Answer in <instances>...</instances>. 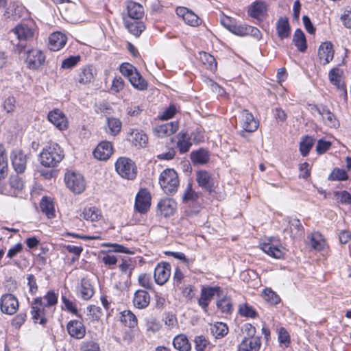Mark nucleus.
<instances>
[{"label":"nucleus","mask_w":351,"mask_h":351,"mask_svg":"<svg viewBox=\"0 0 351 351\" xmlns=\"http://www.w3.org/2000/svg\"><path fill=\"white\" fill-rule=\"evenodd\" d=\"M293 42L300 51L304 52L306 51L307 48L306 40L304 34L300 29L295 30Z\"/></svg>","instance_id":"nucleus-40"},{"label":"nucleus","mask_w":351,"mask_h":351,"mask_svg":"<svg viewBox=\"0 0 351 351\" xmlns=\"http://www.w3.org/2000/svg\"><path fill=\"white\" fill-rule=\"evenodd\" d=\"M21 9L20 7H16L14 4L10 5L7 8L4 15L7 18H12L13 20H16L21 16L19 12Z\"/></svg>","instance_id":"nucleus-59"},{"label":"nucleus","mask_w":351,"mask_h":351,"mask_svg":"<svg viewBox=\"0 0 351 351\" xmlns=\"http://www.w3.org/2000/svg\"><path fill=\"white\" fill-rule=\"evenodd\" d=\"M80 56H71L62 62L61 67L64 69H71L75 66L80 61Z\"/></svg>","instance_id":"nucleus-56"},{"label":"nucleus","mask_w":351,"mask_h":351,"mask_svg":"<svg viewBox=\"0 0 351 351\" xmlns=\"http://www.w3.org/2000/svg\"><path fill=\"white\" fill-rule=\"evenodd\" d=\"M82 216L87 221H96L100 219L101 213L95 207H88L84 209Z\"/></svg>","instance_id":"nucleus-47"},{"label":"nucleus","mask_w":351,"mask_h":351,"mask_svg":"<svg viewBox=\"0 0 351 351\" xmlns=\"http://www.w3.org/2000/svg\"><path fill=\"white\" fill-rule=\"evenodd\" d=\"M119 70L121 73L127 77L128 80L132 77L134 73L137 71V69L130 63H123L120 66Z\"/></svg>","instance_id":"nucleus-63"},{"label":"nucleus","mask_w":351,"mask_h":351,"mask_svg":"<svg viewBox=\"0 0 351 351\" xmlns=\"http://www.w3.org/2000/svg\"><path fill=\"white\" fill-rule=\"evenodd\" d=\"M178 128L179 123L175 121L156 126L154 132L158 137L163 138L174 134Z\"/></svg>","instance_id":"nucleus-26"},{"label":"nucleus","mask_w":351,"mask_h":351,"mask_svg":"<svg viewBox=\"0 0 351 351\" xmlns=\"http://www.w3.org/2000/svg\"><path fill=\"white\" fill-rule=\"evenodd\" d=\"M138 282L140 286L147 289H152L154 284L152 282V276L148 274H141L138 276Z\"/></svg>","instance_id":"nucleus-54"},{"label":"nucleus","mask_w":351,"mask_h":351,"mask_svg":"<svg viewBox=\"0 0 351 351\" xmlns=\"http://www.w3.org/2000/svg\"><path fill=\"white\" fill-rule=\"evenodd\" d=\"M315 143V139L309 136H303L300 143V152L302 156H306Z\"/></svg>","instance_id":"nucleus-43"},{"label":"nucleus","mask_w":351,"mask_h":351,"mask_svg":"<svg viewBox=\"0 0 351 351\" xmlns=\"http://www.w3.org/2000/svg\"><path fill=\"white\" fill-rule=\"evenodd\" d=\"M42 299L45 305L48 308L53 306L58 302V294L54 291H49Z\"/></svg>","instance_id":"nucleus-55"},{"label":"nucleus","mask_w":351,"mask_h":351,"mask_svg":"<svg viewBox=\"0 0 351 351\" xmlns=\"http://www.w3.org/2000/svg\"><path fill=\"white\" fill-rule=\"evenodd\" d=\"M66 41L67 37L64 34L60 32H53L49 37V48L51 51H59L66 45Z\"/></svg>","instance_id":"nucleus-22"},{"label":"nucleus","mask_w":351,"mask_h":351,"mask_svg":"<svg viewBox=\"0 0 351 351\" xmlns=\"http://www.w3.org/2000/svg\"><path fill=\"white\" fill-rule=\"evenodd\" d=\"M176 14L189 25L197 27L202 23V20L197 14L185 7L177 8Z\"/></svg>","instance_id":"nucleus-16"},{"label":"nucleus","mask_w":351,"mask_h":351,"mask_svg":"<svg viewBox=\"0 0 351 351\" xmlns=\"http://www.w3.org/2000/svg\"><path fill=\"white\" fill-rule=\"evenodd\" d=\"M217 306L221 312L230 313L232 311V303L226 296L222 293V296L217 298Z\"/></svg>","instance_id":"nucleus-50"},{"label":"nucleus","mask_w":351,"mask_h":351,"mask_svg":"<svg viewBox=\"0 0 351 351\" xmlns=\"http://www.w3.org/2000/svg\"><path fill=\"white\" fill-rule=\"evenodd\" d=\"M66 186L75 193H81L85 189V182L82 174L67 172L64 176Z\"/></svg>","instance_id":"nucleus-5"},{"label":"nucleus","mask_w":351,"mask_h":351,"mask_svg":"<svg viewBox=\"0 0 351 351\" xmlns=\"http://www.w3.org/2000/svg\"><path fill=\"white\" fill-rule=\"evenodd\" d=\"M260 248L267 255L274 258H281L283 257V252L280 247L275 245L270 241L260 243Z\"/></svg>","instance_id":"nucleus-32"},{"label":"nucleus","mask_w":351,"mask_h":351,"mask_svg":"<svg viewBox=\"0 0 351 351\" xmlns=\"http://www.w3.org/2000/svg\"><path fill=\"white\" fill-rule=\"evenodd\" d=\"M106 124L108 129L107 132L112 136L117 135L121 130L122 123L118 118L113 117H107Z\"/></svg>","instance_id":"nucleus-38"},{"label":"nucleus","mask_w":351,"mask_h":351,"mask_svg":"<svg viewBox=\"0 0 351 351\" xmlns=\"http://www.w3.org/2000/svg\"><path fill=\"white\" fill-rule=\"evenodd\" d=\"M217 298L222 296V289L218 286L215 287H203L201 290V296L198 300L199 305L204 310L207 308L210 301L213 296Z\"/></svg>","instance_id":"nucleus-9"},{"label":"nucleus","mask_w":351,"mask_h":351,"mask_svg":"<svg viewBox=\"0 0 351 351\" xmlns=\"http://www.w3.org/2000/svg\"><path fill=\"white\" fill-rule=\"evenodd\" d=\"M276 32L280 40L287 38L291 35V27L287 17H280L276 23Z\"/></svg>","instance_id":"nucleus-30"},{"label":"nucleus","mask_w":351,"mask_h":351,"mask_svg":"<svg viewBox=\"0 0 351 351\" xmlns=\"http://www.w3.org/2000/svg\"><path fill=\"white\" fill-rule=\"evenodd\" d=\"M268 5L262 1H256L251 3L247 10V13L251 18L258 21H263L267 16Z\"/></svg>","instance_id":"nucleus-8"},{"label":"nucleus","mask_w":351,"mask_h":351,"mask_svg":"<svg viewBox=\"0 0 351 351\" xmlns=\"http://www.w3.org/2000/svg\"><path fill=\"white\" fill-rule=\"evenodd\" d=\"M173 345L175 349L179 351H190L191 344L186 335L180 334L176 336L173 340Z\"/></svg>","instance_id":"nucleus-37"},{"label":"nucleus","mask_w":351,"mask_h":351,"mask_svg":"<svg viewBox=\"0 0 351 351\" xmlns=\"http://www.w3.org/2000/svg\"><path fill=\"white\" fill-rule=\"evenodd\" d=\"M263 295L264 299L272 305L278 304L280 302V297L271 289H265Z\"/></svg>","instance_id":"nucleus-53"},{"label":"nucleus","mask_w":351,"mask_h":351,"mask_svg":"<svg viewBox=\"0 0 351 351\" xmlns=\"http://www.w3.org/2000/svg\"><path fill=\"white\" fill-rule=\"evenodd\" d=\"M318 57L321 64L324 65L329 63L333 59L334 51L330 42H324L321 44L318 50Z\"/></svg>","instance_id":"nucleus-23"},{"label":"nucleus","mask_w":351,"mask_h":351,"mask_svg":"<svg viewBox=\"0 0 351 351\" xmlns=\"http://www.w3.org/2000/svg\"><path fill=\"white\" fill-rule=\"evenodd\" d=\"M66 330L69 335L76 339H81L86 335V327L82 322L73 319L68 322Z\"/></svg>","instance_id":"nucleus-18"},{"label":"nucleus","mask_w":351,"mask_h":351,"mask_svg":"<svg viewBox=\"0 0 351 351\" xmlns=\"http://www.w3.org/2000/svg\"><path fill=\"white\" fill-rule=\"evenodd\" d=\"M117 172L123 178L133 180L136 176V167L134 162L127 158H119L116 163Z\"/></svg>","instance_id":"nucleus-4"},{"label":"nucleus","mask_w":351,"mask_h":351,"mask_svg":"<svg viewBox=\"0 0 351 351\" xmlns=\"http://www.w3.org/2000/svg\"><path fill=\"white\" fill-rule=\"evenodd\" d=\"M64 152L60 146L54 142L49 143L40 152L39 160L40 164L45 167H54L64 158Z\"/></svg>","instance_id":"nucleus-2"},{"label":"nucleus","mask_w":351,"mask_h":351,"mask_svg":"<svg viewBox=\"0 0 351 351\" xmlns=\"http://www.w3.org/2000/svg\"><path fill=\"white\" fill-rule=\"evenodd\" d=\"M310 243L311 247L317 251L323 250L326 244L322 236L318 232L312 233Z\"/></svg>","instance_id":"nucleus-49"},{"label":"nucleus","mask_w":351,"mask_h":351,"mask_svg":"<svg viewBox=\"0 0 351 351\" xmlns=\"http://www.w3.org/2000/svg\"><path fill=\"white\" fill-rule=\"evenodd\" d=\"M121 321L129 328H134L137 325V318L130 311H124L121 313Z\"/></svg>","instance_id":"nucleus-46"},{"label":"nucleus","mask_w":351,"mask_h":351,"mask_svg":"<svg viewBox=\"0 0 351 351\" xmlns=\"http://www.w3.org/2000/svg\"><path fill=\"white\" fill-rule=\"evenodd\" d=\"M240 124L243 130L241 136H244L245 132H254L258 128V121H256L253 114L247 110H243L241 112Z\"/></svg>","instance_id":"nucleus-10"},{"label":"nucleus","mask_w":351,"mask_h":351,"mask_svg":"<svg viewBox=\"0 0 351 351\" xmlns=\"http://www.w3.org/2000/svg\"><path fill=\"white\" fill-rule=\"evenodd\" d=\"M171 275V265L167 263H158L154 273V280L156 284L163 285L165 284Z\"/></svg>","instance_id":"nucleus-15"},{"label":"nucleus","mask_w":351,"mask_h":351,"mask_svg":"<svg viewBox=\"0 0 351 351\" xmlns=\"http://www.w3.org/2000/svg\"><path fill=\"white\" fill-rule=\"evenodd\" d=\"M11 32L16 36L19 41L16 49L19 53H21L33 42L36 27L33 21H29L17 25L11 30Z\"/></svg>","instance_id":"nucleus-1"},{"label":"nucleus","mask_w":351,"mask_h":351,"mask_svg":"<svg viewBox=\"0 0 351 351\" xmlns=\"http://www.w3.org/2000/svg\"><path fill=\"white\" fill-rule=\"evenodd\" d=\"M312 110H315L320 116L325 125L330 128H337L339 126V121L336 116L328 109L326 106H316L314 105Z\"/></svg>","instance_id":"nucleus-14"},{"label":"nucleus","mask_w":351,"mask_h":351,"mask_svg":"<svg viewBox=\"0 0 351 351\" xmlns=\"http://www.w3.org/2000/svg\"><path fill=\"white\" fill-rule=\"evenodd\" d=\"M176 207V202L171 198L161 199L158 204V208L160 214L164 217H168L173 215Z\"/></svg>","instance_id":"nucleus-31"},{"label":"nucleus","mask_w":351,"mask_h":351,"mask_svg":"<svg viewBox=\"0 0 351 351\" xmlns=\"http://www.w3.org/2000/svg\"><path fill=\"white\" fill-rule=\"evenodd\" d=\"M113 153V147L109 141H101L99 143L93 152L95 158L99 160H108Z\"/></svg>","instance_id":"nucleus-20"},{"label":"nucleus","mask_w":351,"mask_h":351,"mask_svg":"<svg viewBox=\"0 0 351 351\" xmlns=\"http://www.w3.org/2000/svg\"><path fill=\"white\" fill-rule=\"evenodd\" d=\"M342 75V71L337 68L332 69L328 73V78L330 82L336 87H339L340 85L343 84L341 82V77Z\"/></svg>","instance_id":"nucleus-51"},{"label":"nucleus","mask_w":351,"mask_h":351,"mask_svg":"<svg viewBox=\"0 0 351 351\" xmlns=\"http://www.w3.org/2000/svg\"><path fill=\"white\" fill-rule=\"evenodd\" d=\"M8 160L3 151L0 152V180L4 178L8 174Z\"/></svg>","instance_id":"nucleus-58"},{"label":"nucleus","mask_w":351,"mask_h":351,"mask_svg":"<svg viewBox=\"0 0 351 351\" xmlns=\"http://www.w3.org/2000/svg\"><path fill=\"white\" fill-rule=\"evenodd\" d=\"M40 206L42 212L45 214L47 218L51 219L56 216L54 204L51 199L43 197L40 201Z\"/></svg>","instance_id":"nucleus-36"},{"label":"nucleus","mask_w":351,"mask_h":351,"mask_svg":"<svg viewBox=\"0 0 351 351\" xmlns=\"http://www.w3.org/2000/svg\"><path fill=\"white\" fill-rule=\"evenodd\" d=\"M209 152L203 149L192 152L191 154V159L195 164H206L209 160Z\"/></svg>","instance_id":"nucleus-39"},{"label":"nucleus","mask_w":351,"mask_h":351,"mask_svg":"<svg viewBox=\"0 0 351 351\" xmlns=\"http://www.w3.org/2000/svg\"><path fill=\"white\" fill-rule=\"evenodd\" d=\"M262 345L259 337H244L238 346V351H259Z\"/></svg>","instance_id":"nucleus-24"},{"label":"nucleus","mask_w":351,"mask_h":351,"mask_svg":"<svg viewBox=\"0 0 351 351\" xmlns=\"http://www.w3.org/2000/svg\"><path fill=\"white\" fill-rule=\"evenodd\" d=\"M47 119L59 130L68 128V120L64 112L60 109H54L49 112Z\"/></svg>","instance_id":"nucleus-13"},{"label":"nucleus","mask_w":351,"mask_h":351,"mask_svg":"<svg viewBox=\"0 0 351 351\" xmlns=\"http://www.w3.org/2000/svg\"><path fill=\"white\" fill-rule=\"evenodd\" d=\"M129 81L132 85L138 90H143L147 88V82L138 71L134 73L132 77L129 79Z\"/></svg>","instance_id":"nucleus-41"},{"label":"nucleus","mask_w":351,"mask_h":351,"mask_svg":"<svg viewBox=\"0 0 351 351\" xmlns=\"http://www.w3.org/2000/svg\"><path fill=\"white\" fill-rule=\"evenodd\" d=\"M124 24L128 31L136 36H140L145 29L144 23L140 20H128L124 19Z\"/></svg>","instance_id":"nucleus-35"},{"label":"nucleus","mask_w":351,"mask_h":351,"mask_svg":"<svg viewBox=\"0 0 351 351\" xmlns=\"http://www.w3.org/2000/svg\"><path fill=\"white\" fill-rule=\"evenodd\" d=\"M10 158L13 168L17 173H22L25 171L27 165L26 155L21 150H14Z\"/></svg>","instance_id":"nucleus-17"},{"label":"nucleus","mask_w":351,"mask_h":351,"mask_svg":"<svg viewBox=\"0 0 351 351\" xmlns=\"http://www.w3.org/2000/svg\"><path fill=\"white\" fill-rule=\"evenodd\" d=\"M128 140L136 147H145L148 142V137L142 130L132 129L128 134Z\"/></svg>","instance_id":"nucleus-27"},{"label":"nucleus","mask_w":351,"mask_h":351,"mask_svg":"<svg viewBox=\"0 0 351 351\" xmlns=\"http://www.w3.org/2000/svg\"><path fill=\"white\" fill-rule=\"evenodd\" d=\"M227 29L235 35L240 36H245L247 35V25L237 24L236 23H231L226 25Z\"/></svg>","instance_id":"nucleus-48"},{"label":"nucleus","mask_w":351,"mask_h":351,"mask_svg":"<svg viewBox=\"0 0 351 351\" xmlns=\"http://www.w3.org/2000/svg\"><path fill=\"white\" fill-rule=\"evenodd\" d=\"M179 183L178 174L173 169H167L160 175L159 184L167 195L175 193L178 189Z\"/></svg>","instance_id":"nucleus-3"},{"label":"nucleus","mask_w":351,"mask_h":351,"mask_svg":"<svg viewBox=\"0 0 351 351\" xmlns=\"http://www.w3.org/2000/svg\"><path fill=\"white\" fill-rule=\"evenodd\" d=\"M77 295L84 300H90L94 295V288L90 280L88 278H82L77 287Z\"/></svg>","instance_id":"nucleus-25"},{"label":"nucleus","mask_w":351,"mask_h":351,"mask_svg":"<svg viewBox=\"0 0 351 351\" xmlns=\"http://www.w3.org/2000/svg\"><path fill=\"white\" fill-rule=\"evenodd\" d=\"M19 304L16 296L11 293L3 294L0 298L1 311L6 315H12L19 309Z\"/></svg>","instance_id":"nucleus-6"},{"label":"nucleus","mask_w":351,"mask_h":351,"mask_svg":"<svg viewBox=\"0 0 351 351\" xmlns=\"http://www.w3.org/2000/svg\"><path fill=\"white\" fill-rule=\"evenodd\" d=\"M31 307V313L34 322L44 325L47 322L45 308L48 307L45 305L42 298H36L32 302Z\"/></svg>","instance_id":"nucleus-7"},{"label":"nucleus","mask_w":351,"mask_h":351,"mask_svg":"<svg viewBox=\"0 0 351 351\" xmlns=\"http://www.w3.org/2000/svg\"><path fill=\"white\" fill-rule=\"evenodd\" d=\"M199 196V193L193 189L192 183L189 182L182 195V201L185 204L195 202Z\"/></svg>","instance_id":"nucleus-42"},{"label":"nucleus","mask_w":351,"mask_h":351,"mask_svg":"<svg viewBox=\"0 0 351 351\" xmlns=\"http://www.w3.org/2000/svg\"><path fill=\"white\" fill-rule=\"evenodd\" d=\"M151 206V195L145 189H141L136 195L134 208L141 213H146Z\"/></svg>","instance_id":"nucleus-12"},{"label":"nucleus","mask_w":351,"mask_h":351,"mask_svg":"<svg viewBox=\"0 0 351 351\" xmlns=\"http://www.w3.org/2000/svg\"><path fill=\"white\" fill-rule=\"evenodd\" d=\"M285 221L289 226V231L291 238L298 239L304 237V229L299 219L288 217L285 218Z\"/></svg>","instance_id":"nucleus-21"},{"label":"nucleus","mask_w":351,"mask_h":351,"mask_svg":"<svg viewBox=\"0 0 351 351\" xmlns=\"http://www.w3.org/2000/svg\"><path fill=\"white\" fill-rule=\"evenodd\" d=\"M45 61V56L41 50L32 49L26 52L25 62L30 69H37L41 66Z\"/></svg>","instance_id":"nucleus-11"},{"label":"nucleus","mask_w":351,"mask_h":351,"mask_svg":"<svg viewBox=\"0 0 351 351\" xmlns=\"http://www.w3.org/2000/svg\"><path fill=\"white\" fill-rule=\"evenodd\" d=\"M61 300L65 310L73 315H77L78 311L75 302L70 300L64 295H62Z\"/></svg>","instance_id":"nucleus-60"},{"label":"nucleus","mask_w":351,"mask_h":351,"mask_svg":"<svg viewBox=\"0 0 351 351\" xmlns=\"http://www.w3.org/2000/svg\"><path fill=\"white\" fill-rule=\"evenodd\" d=\"M96 75L93 66L87 65L79 70L75 81L81 85H87L94 81Z\"/></svg>","instance_id":"nucleus-19"},{"label":"nucleus","mask_w":351,"mask_h":351,"mask_svg":"<svg viewBox=\"0 0 351 351\" xmlns=\"http://www.w3.org/2000/svg\"><path fill=\"white\" fill-rule=\"evenodd\" d=\"M347 172L341 169H335L329 176L330 180H346L348 179Z\"/></svg>","instance_id":"nucleus-61"},{"label":"nucleus","mask_w":351,"mask_h":351,"mask_svg":"<svg viewBox=\"0 0 351 351\" xmlns=\"http://www.w3.org/2000/svg\"><path fill=\"white\" fill-rule=\"evenodd\" d=\"M239 313L245 317L255 318L257 316V313L254 308L246 303L239 305Z\"/></svg>","instance_id":"nucleus-52"},{"label":"nucleus","mask_w":351,"mask_h":351,"mask_svg":"<svg viewBox=\"0 0 351 351\" xmlns=\"http://www.w3.org/2000/svg\"><path fill=\"white\" fill-rule=\"evenodd\" d=\"M129 20H140L144 15V8L138 3L129 1L126 4Z\"/></svg>","instance_id":"nucleus-29"},{"label":"nucleus","mask_w":351,"mask_h":351,"mask_svg":"<svg viewBox=\"0 0 351 351\" xmlns=\"http://www.w3.org/2000/svg\"><path fill=\"white\" fill-rule=\"evenodd\" d=\"M88 311V315L92 321H98L102 316L101 308L95 305H90L87 307Z\"/></svg>","instance_id":"nucleus-57"},{"label":"nucleus","mask_w":351,"mask_h":351,"mask_svg":"<svg viewBox=\"0 0 351 351\" xmlns=\"http://www.w3.org/2000/svg\"><path fill=\"white\" fill-rule=\"evenodd\" d=\"M177 147L181 154L187 152L192 146L191 136L184 132H180L177 135Z\"/></svg>","instance_id":"nucleus-34"},{"label":"nucleus","mask_w":351,"mask_h":351,"mask_svg":"<svg viewBox=\"0 0 351 351\" xmlns=\"http://www.w3.org/2000/svg\"><path fill=\"white\" fill-rule=\"evenodd\" d=\"M199 55L200 60L207 69L211 71H215L217 69V62L214 56L206 52H201Z\"/></svg>","instance_id":"nucleus-44"},{"label":"nucleus","mask_w":351,"mask_h":351,"mask_svg":"<svg viewBox=\"0 0 351 351\" xmlns=\"http://www.w3.org/2000/svg\"><path fill=\"white\" fill-rule=\"evenodd\" d=\"M336 199L341 204H351V195L346 191H337L335 193Z\"/></svg>","instance_id":"nucleus-64"},{"label":"nucleus","mask_w":351,"mask_h":351,"mask_svg":"<svg viewBox=\"0 0 351 351\" xmlns=\"http://www.w3.org/2000/svg\"><path fill=\"white\" fill-rule=\"evenodd\" d=\"M210 331L215 338L219 339L223 337L228 334V328L227 325L223 322H217L211 326Z\"/></svg>","instance_id":"nucleus-45"},{"label":"nucleus","mask_w":351,"mask_h":351,"mask_svg":"<svg viewBox=\"0 0 351 351\" xmlns=\"http://www.w3.org/2000/svg\"><path fill=\"white\" fill-rule=\"evenodd\" d=\"M9 184L15 190H21L23 188V181L19 175H12L9 179Z\"/></svg>","instance_id":"nucleus-62"},{"label":"nucleus","mask_w":351,"mask_h":351,"mask_svg":"<svg viewBox=\"0 0 351 351\" xmlns=\"http://www.w3.org/2000/svg\"><path fill=\"white\" fill-rule=\"evenodd\" d=\"M197 182L199 186L207 191L211 192L213 189V183L210 175L206 171L197 172Z\"/></svg>","instance_id":"nucleus-33"},{"label":"nucleus","mask_w":351,"mask_h":351,"mask_svg":"<svg viewBox=\"0 0 351 351\" xmlns=\"http://www.w3.org/2000/svg\"><path fill=\"white\" fill-rule=\"evenodd\" d=\"M150 303V295L145 290L139 289L134 293L133 298L134 306L138 309L145 308Z\"/></svg>","instance_id":"nucleus-28"}]
</instances>
